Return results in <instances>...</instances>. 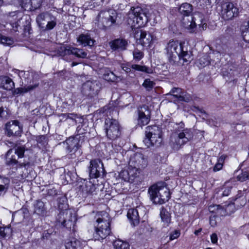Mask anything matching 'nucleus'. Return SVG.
<instances>
[{"label": "nucleus", "mask_w": 249, "mask_h": 249, "mask_svg": "<svg viewBox=\"0 0 249 249\" xmlns=\"http://www.w3.org/2000/svg\"><path fill=\"white\" fill-rule=\"evenodd\" d=\"M166 54L169 62L174 65L177 61L178 57L179 60H182V63L187 64L193 60L192 53L184 48L182 43L177 40H170L165 48Z\"/></svg>", "instance_id": "obj_1"}, {"label": "nucleus", "mask_w": 249, "mask_h": 249, "mask_svg": "<svg viewBox=\"0 0 249 249\" xmlns=\"http://www.w3.org/2000/svg\"><path fill=\"white\" fill-rule=\"evenodd\" d=\"M125 19L126 23L132 30L144 26L148 21L146 10L139 6L130 8Z\"/></svg>", "instance_id": "obj_2"}, {"label": "nucleus", "mask_w": 249, "mask_h": 249, "mask_svg": "<svg viewBox=\"0 0 249 249\" xmlns=\"http://www.w3.org/2000/svg\"><path fill=\"white\" fill-rule=\"evenodd\" d=\"M67 199L65 196L58 198V208L61 211L56 217V221L64 227L71 229L76 221L75 214L70 209H68Z\"/></svg>", "instance_id": "obj_3"}, {"label": "nucleus", "mask_w": 249, "mask_h": 249, "mask_svg": "<svg viewBox=\"0 0 249 249\" xmlns=\"http://www.w3.org/2000/svg\"><path fill=\"white\" fill-rule=\"evenodd\" d=\"M95 218V232L93 234L94 237L96 240L104 239L110 233L109 215L106 212H100L96 214Z\"/></svg>", "instance_id": "obj_4"}, {"label": "nucleus", "mask_w": 249, "mask_h": 249, "mask_svg": "<svg viewBox=\"0 0 249 249\" xmlns=\"http://www.w3.org/2000/svg\"><path fill=\"white\" fill-rule=\"evenodd\" d=\"M148 194L150 200L155 204H163L167 201L170 197L169 191L163 182L150 186L148 189Z\"/></svg>", "instance_id": "obj_5"}, {"label": "nucleus", "mask_w": 249, "mask_h": 249, "mask_svg": "<svg viewBox=\"0 0 249 249\" xmlns=\"http://www.w3.org/2000/svg\"><path fill=\"white\" fill-rule=\"evenodd\" d=\"M175 125L178 137L174 141L172 140L171 146L174 150H178L193 138V133L191 129L184 128V124L182 122Z\"/></svg>", "instance_id": "obj_6"}, {"label": "nucleus", "mask_w": 249, "mask_h": 249, "mask_svg": "<svg viewBox=\"0 0 249 249\" xmlns=\"http://www.w3.org/2000/svg\"><path fill=\"white\" fill-rule=\"evenodd\" d=\"M145 138L143 142L147 147H158L162 141L161 129L157 125L148 126L146 127Z\"/></svg>", "instance_id": "obj_7"}, {"label": "nucleus", "mask_w": 249, "mask_h": 249, "mask_svg": "<svg viewBox=\"0 0 249 249\" xmlns=\"http://www.w3.org/2000/svg\"><path fill=\"white\" fill-rule=\"evenodd\" d=\"M15 72L17 73L20 78L25 79V82L28 86H25L24 87L17 88L15 89V94H18L26 93L31 90H33L36 88L39 85V82L34 80L35 74L33 72L29 71H20L18 70H15Z\"/></svg>", "instance_id": "obj_8"}, {"label": "nucleus", "mask_w": 249, "mask_h": 249, "mask_svg": "<svg viewBox=\"0 0 249 249\" xmlns=\"http://www.w3.org/2000/svg\"><path fill=\"white\" fill-rule=\"evenodd\" d=\"M117 13L115 10L102 11L98 15L95 22L98 28L106 30L116 23Z\"/></svg>", "instance_id": "obj_9"}, {"label": "nucleus", "mask_w": 249, "mask_h": 249, "mask_svg": "<svg viewBox=\"0 0 249 249\" xmlns=\"http://www.w3.org/2000/svg\"><path fill=\"white\" fill-rule=\"evenodd\" d=\"M36 22L39 29L42 32L52 30L56 25V17L48 12L39 14L36 18Z\"/></svg>", "instance_id": "obj_10"}, {"label": "nucleus", "mask_w": 249, "mask_h": 249, "mask_svg": "<svg viewBox=\"0 0 249 249\" xmlns=\"http://www.w3.org/2000/svg\"><path fill=\"white\" fill-rule=\"evenodd\" d=\"M104 127L106 136L110 140H116L121 135L122 127L115 119L110 118L106 119Z\"/></svg>", "instance_id": "obj_11"}, {"label": "nucleus", "mask_w": 249, "mask_h": 249, "mask_svg": "<svg viewBox=\"0 0 249 249\" xmlns=\"http://www.w3.org/2000/svg\"><path fill=\"white\" fill-rule=\"evenodd\" d=\"M18 159L14 152L13 149H10L5 154V164L13 171L15 172L18 168H23L27 170L30 166V163L29 161L21 162V160H18Z\"/></svg>", "instance_id": "obj_12"}, {"label": "nucleus", "mask_w": 249, "mask_h": 249, "mask_svg": "<svg viewBox=\"0 0 249 249\" xmlns=\"http://www.w3.org/2000/svg\"><path fill=\"white\" fill-rule=\"evenodd\" d=\"M239 13V9L236 3L225 1L221 5L220 15L222 18L225 20H231L236 17Z\"/></svg>", "instance_id": "obj_13"}, {"label": "nucleus", "mask_w": 249, "mask_h": 249, "mask_svg": "<svg viewBox=\"0 0 249 249\" xmlns=\"http://www.w3.org/2000/svg\"><path fill=\"white\" fill-rule=\"evenodd\" d=\"M101 89V84L97 80H89L85 82L81 88L82 94L88 97L96 96Z\"/></svg>", "instance_id": "obj_14"}, {"label": "nucleus", "mask_w": 249, "mask_h": 249, "mask_svg": "<svg viewBox=\"0 0 249 249\" xmlns=\"http://www.w3.org/2000/svg\"><path fill=\"white\" fill-rule=\"evenodd\" d=\"M191 18V20H188L186 21L185 18H183L182 22L184 27L189 30L190 33H194L195 32L196 25L199 27H201L204 20V15L201 13L196 12L193 14Z\"/></svg>", "instance_id": "obj_15"}, {"label": "nucleus", "mask_w": 249, "mask_h": 249, "mask_svg": "<svg viewBox=\"0 0 249 249\" xmlns=\"http://www.w3.org/2000/svg\"><path fill=\"white\" fill-rule=\"evenodd\" d=\"M147 159L141 153H135L130 156L128 165L140 170L144 169L147 165Z\"/></svg>", "instance_id": "obj_16"}, {"label": "nucleus", "mask_w": 249, "mask_h": 249, "mask_svg": "<svg viewBox=\"0 0 249 249\" xmlns=\"http://www.w3.org/2000/svg\"><path fill=\"white\" fill-rule=\"evenodd\" d=\"M105 172L103 163L100 159H95L90 161L89 174L90 178H97L103 175Z\"/></svg>", "instance_id": "obj_17"}, {"label": "nucleus", "mask_w": 249, "mask_h": 249, "mask_svg": "<svg viewBox=\"0 0 249 249\" xmlns=\"http://www.w3.org/2000/svg\"><path fill=\"white\" fill-rule=\"evenodd\" d=\"M138 124L142 126L146 125L150 119V111L146 106H142L138 109Z\"/></svg>", "instance_id": "obj_18"}, {"label": "nucleus", "mask_w": 249, "mask_h": 249, "mask_svg": "<svg viewBox=\"0 0 249 249\" xmlns=\"http://www.w3.org/2000/svg\"><path fill=\"white\" fill-rule=\"evenodd\" d=\"M7 135L9 137L18 136L21 134L22 127L19 125V122L17 120L11 121L5 125Z\"/></svg>", "instance_id": "obj_19"}, {"label": "nucleus", "mask_w": 249, "mask_h": 249, "mask_svg": "<svg viewBox=\"0 0 249 249\" xmlns=\"http://www.w3.org/2000/svg\"><path fill=\"white\" fill-rule=\"evenodd\" d=\"M80 137H71L64 143L66 148L69 152H75L81 146L82 141L80 140Z\"/></svg>", "instance_id": "obj_20"}, {"label": "nucleus", "mask_w": 249, "mask_h": 249, "mask_svg": "<svg viewBox=\"0 0 249 249\" xmlns=\"http://www.w3.org/2000/svg\"><path fill=\"white\" fill-rule=\"evenodd\" d=\"M82 195L85 197H91L97 193L96 185L90 181H86L81 186Z\"/></svg>", "instance_id": "obj_21"}, {"label": "nucleus", "mask_w": 249, "mask_h": 249, "mask_svg": "<svg viewBox=\"0 0 249 249\" xmlns=\"http://www.w3.org/2000/svg\"><path fill=\"white\" fill-rule=\"evenodd\" d=\"M109 45L111 49L113 51H124L126 49L128 42L126 39L120 38L109 42Z\"/></svg>", "instance_id": "obj_22"}, {"label": "nucleus", "mask_w": 249, "mask_h": 249, "mask_svg": "<svg viewBox=\"0 0 249 249\" xmlns=\"http://www.w3.org/2000/svg\"><path fill=\"white\" fill-rule=\"evenodd\" d=\"M170 93L176 97L179 101L189 102L191 100V97L189 94H186L180 88H174L172 89Z\"/></svg>", "instance_id": "obj_23"}, {"label": "nucleus", "mask_w": 249, "mask_h": 249, "mask_svg": "<svg viewBox=\"0 0 249 249\" xmlns=\"http://www.w3.org/2000/svg\"><path fill=\"white\" fill-rule=\"evenodd\" d=\"M34 213L44 216L47 215V210L45 203L40 199L36 200L33 204Z\"/></svg>", "instance_id": "obj_24"}, {"label": "nucleus", "mask_w": 249, "mask_h": 249, "mask_svg": "<svg viewBox=\"0 0 249 249\" xmlns=\"http://www.w3.org/2000/svg\"><path fill=\"white\" fill-rule=\"evenodd\" d=\"M139 33H137V36H140L139 43L143 47H149L153 39L152 35L149 33L142 30L140 31V35Z\"/></svg>", "instance_id": "obj_25"}, {"label": "nucleus", "mask_w": 249, "mask_h": 249, "mask_svg": "<svg viewBox=\"0 0 249 249\" xmlns=\"http://www.w3.org/2000/svg\"><path fill=\"white\" fill-rule=\"evenodd\" d=\"M15 87L14 82L7 76H0V88L10 90Z\"/></svg>", "instance_id": "obj_26"}, {"label": "nucleus", "mask_w": 249, "mask_h": 249, "mask_svg": "<svg viewBox=\"0 0 249 249\" xmlns=\"http://www.w3.org/2000/svg\"><path fill=\"white\" fill-rule=\"evenodd\" d=\"M10 185V178L7 177L0 176V196H3L7 193Z\"/></svg>", "instance_id": "obj_27"}, {"label": "nucleus", "mask_w": 249, "mask_h": 249, "mask_svg": "<svg viewBox=\"0 0 249 249\" xmlns=\"http://www.w3.org/2000/svg\"><path fill=\"white\" fill-rule=\"evenodd\" d=\"M127 216L131 223L134 226L137 225L140 222V217L137 209H130L128 211Z\"/></svg>", "instance_id": "obj_28"}, {"label": "nucleus", "mask_w": 249, "mask_h": 249, "mask_svg": "<svg viewBox=\"0 0 249 249\" xmlns=\"http://www.w3.org/2000/svg\"><path fill=\"white\" fill-rule=\"evenodd\" d=\"M193 10V6L188 3H183L178 8L179 13L183 17L191 15Z\"/></svg>", "instance_id": "obj_29"}, {"label": "nucleus", "mask_w": 249, "mask_h": 249, "mask_svg": "<svg viewBox=\"0 0 249 249\" xmlns=\"http://www.w3.org/2000/svg\"><path fill=\"white\" fill-rule=\"evenodd\" d=\"M77 41L84 46H92L94 43V40L91 38L88 34H81L78 37Z\"/></svg>", "instance_id": "obj_30"}, {"label": "nucleus", "mask_w": 249, "mask_h": 249, "mask_svg": "<svg viewBox=\"0 0 249 249\" xmlns=\"http://www.w3.org/2000/svg\"><path fill=\"white\" fill-rule=\"evenodd\" d=\"M230 208L234 209V205L233 204H228L226 205V207H222L220 205H218V210L215 214L216 216H223L227 215L230 213Z\"/></svg>", "instance_id": "obj_31"}, {"label": "nucleus", "mask_w": 249, "mask_h": 249, "mask_svg": "<svg viewBox=\"0 0 249 249\" xmlns=\"http://www.w3.org/2000/svg\"><path fill=\"white\" fill-rule=\"evenodd\" d=\"M10 16L14 17H16L14 19L16 20L15 22L11 23V25L13 28H15V30H18V26H20V20L22 19V13L20 12L16 11L12 12L10 14Z\"/></svg>", "instance_id": "obj_32"}, {"label": "nucleus", "mask_w": 249, "mask_h": 249, "mask_svg": "<svg viewBox=\"0 0 249 249\" xmlns=\"http://www.w3.org/2000/svg\"><path fill=\"white\" fill-rule=\"evenodd\" d=\"M82 248L81 242L75 238L72 239L66 244V249H82Z\"/></svg>", "instance_id": "obj_33"}, {"label": "nucleus", "mask_w": 249, "mask_h": 249, "mask_svg": "<svg viewBox=\"0 0 249 249\" xmlns=\"http://www.w3.org/2000/svg\"><path fill=\"white\" fill-rule=\"evenodd\" d=\"M131 68L133 71H135L144 72L146 73L150 74L153 73L152 69L146 67V66H142L137 64L131 65Z\"/></svg>", "instance_id": "obj_34"}, {"label": "nucleus", "mask_w": 249, "mask_h": 249, "mask_svg": "<svg viewBox=\"0 0 249 249\" xmlns=\"http://www.w3.org/2000/svg\"><path fill=\"white\" fill-rule=\"evenodd\" d=\"M127 171L129 176H130V182H133L139 177L140 172L142 171L140 170L130 167L129 165H128Z\"/></svg>", "instance_id": "obj_35"}, {"label": "nucleus", "mask_w": 249, "mask_h": 249, "mask_svg": "<svg viewBox=\"0 0 249 249\" xmlns=\"http://www.w3.org/2000/svg\"><path fill=\"white\" fill-rule=\"evenodd\" d=\"M160 215L162 221L164 223V226H168L171 220L169 213L165 209L162 208L160 210Z\"/></svg>", "instance_id": "obj_36"}, {"label": "nucleus", "mask_w": 249, "mask_h": 249, "mask_svg": "<svg viewBox=\"0 0 249 249\" xmlns=\"http://www.w3.org/2000/svg\"><path fill=\"white\" fill-rule=\"evenodd\" d=\"M103 78L108 82H114L117 81L118 77L113 72L107 70L103 74Z\"/></svg>", "instance_id": "obj_37"}, {"label": "nucleus", "mask_w": 249, "mask_h": 249, "mask_svg": "<svg viewBox=\"0 0 249 249\" xmlns=\"http://www.w3.org/2000/svg\"><path fill=\"white\" fill-rule=\"evenodd\" d=\"M113 245L115 249H129V245L127 242L120 240L115 241Z\"/></svg>", "instance_id": "obj_38"}, {"label": "nucleus", "mask_w": 249, "mask_h": 249, "mask_svg": "<svg viewBox=\"0 0 249 249\" xmlns=\"http://www.w3.org/2000/svg\"><path fill=\"white\" fill-rule=\"evenodd\" d=\"M71 54L79 58H84L87 57V53L83 50L72 47Z\"/></svg>", "instance_id": "obj_39"}, {"label": "nucleus", "mask_w": 249, "mask_h": 249, "mask_svg": "<svg viewBox=\"0 0 249 249\" xmlns=\"http://www.w3.org/2000/svg\"><path fill=\"white\" fill-rule=\"evenodd\" d=\"M226 156L224 155L221 156L218 159L217 161V163L215 164L213 168V171L214 172H217L220 170L223 165V163L226 159Z\"/></svg>", "instance_id": "obj_40"}, {"label": "nucleus", "mask_w": 249, "mask_h": 249, "mask_svg": "<svg viewBox=\"0 0 249 249\" xmlns=\"http://www.w3.org/2000/svg\"><path fill=\"white\" fill-rule=\"evenodd\" d=\"M14 152L17 156L18 159H21L24 157L25 151V147L23 146H17L13 148Z\"/></svg>", "instance_id": "obj_41"}, {"label": "nucleus", "mask_w": 249, "mask_h": 249, "mask_svg": "<svg viewBox=\"0 0 249 249\" xmlns=\"http://www.w3.org/2000/svg\"><path fill=\"white\" fill-rule=\"evenodd\" d=\"M72 47L71 46H61L59 48L58 51L60 55L65 56L70 55L71 53Z\"/></svg>", "instance_id": "obj_42"}, {"label": "nucleus", "mask_w": 249, "mask_h": 249, "mask_svg": "<svg viewBox=\"0 0 249 249\" xmlns=\"http://www.w3.org/2000/svg\"><path fill=\"white\" fill-rule=\"evenodd\" d=\"M198 65L200 68H203L210 63L209 56L207 55H203L198 60Z\"/></svg>", "instance_id": "obj_43"}, {"label": "nucleus", "mask_w": 249, "mask_h": 249, "mask_svg": "<svg viewBox=\"0 0 249 249\" xmlns=\"http://www.w3.org/2000/svg\"><path fill=\"white\" fill-rule=\"evenodd\" d=\"M28 211L26 209H21L18 212H17L15 214L13 215L14 218H16L17 219H21L23 220L25 217L26 214H28Z\"/></svg>", "instance_id": "obj_44"}, {"label": "nucleus", "mask_w": 249, "mask_h": 249, "mask_svg": "<svg viewBox=\"0 0 249 249\" xmlns=\"http://www.w3.org/2000/svg\"><path fill=\"white\" fill-rule=\"evenodd\" d=\"M14 42L12 38L4 36L0 34V43L5 45L10 46Z\"/></svg>", "instance_id": "obj_45"}, {"label": "nucleus", "mask_w": 249, "mask_h": 249, "mask_svg": "<svg viewBox=\"0 0 249 249\" xmlns=\"http://www.w3.org/2000/svg\"><path fill=\"white\" fill-rule=\"evenodd\" d=\"M155 83L150 80V79H146L144 80L142 86L146 89L147 91H150L154 88Z\"/></svg>", "instance_id": "obj_46"}, {"label": "nucleus", "mask_w": 249, "mask_h": 249, "mask_svg": "<svg viewBox=\"0 0 249 249\" xmlns=\"http://www.w3.org/2000/svg\"><path fill=\"white\" fill-rule=\"evenodd\" d=\"M237 179L241 182L246 181L249 179V171H242V173L239 174L237 177Z\"/></svg>", "instance_id": "obj_47"}, {"label": "nucleus", "mask_w": 249, "mask_h": 249, "mask_svg": "<svg viewBox=\"0 0 249 249\" xmlns=\"http://www.w3.org/2000/svg\"><path fill=\"white\" fill-rule=\"evenodd\" d=\"M133 55L135 60L139 61L143 58V53L138 49H135L133 52Z\"/></svg>", "instance_id": "obj_48"}, {"label": "nucleus", "mask_w": 249, "mask_h": 249, "mask_svg": "<svg viewBox=\"0 0 249 249\" xmlns=\"http://www.w3.org/2000/svg\"><path fill=\"white\" fill-rule=\"evenodd\" d=\"M119 176L124 181L130 182V176H129V173L127 169L122 171L119 174Z\"/></svg>", "instance_id": "obj_49"}, {"label": "nucleus", "mask_w": 249, "mask_h": 249, "mask_svg": "<svg viewBox=\"0 0 249 249\" xmlns=\"http://www.w3.org/2000/svg\"><path fill=\"white\" fill-rule=\"evenodd\" d=\"M11 232V230L9 227H0V235L2 237H6Z\"/></svg>", "instance_id": "obj_50"}, {"label": "nucleus", "mask_w": 249, "mask_h": 249, "mask_svg": "<svg viewBox=\"0 0 249 249\" xmlns=\"http://www.w3.org/2000/svg\"><path fill=\"white\" fill-rule=\"evenodd\" d=\"M31 0H22L20 5L25 10L31 11L32 6L31 5Z\"/></svg>", "instance_id": "obj_51"}, {"label": "nucleus", "mask_w": 249, "mask_h": 249, "mask_svg": "<svg viewBox=\"0 0 249 249\" xmlns=\"http://www.w3.org/2000/svg\"><path fill=\"white\" fill-rule=\"evenodd\" d=\"M9 117V114L7 110H4L3 107H0V121L7 120Z\"/></svg>", "instance_id": "obj_52"}, {"label": "nucleus", "mask_w": 249, "mask_h": 249, "mask_svg": "<svg viewBox=\"0 0 249 249\" xmlns=\"http://www.w3.org/2000/svg\"><path fill=\"white\" fill-rule=\"evenodd\" d=\"M104 108H105V111L107 112L106 113L107 115L109 114V115H111L113 114L114 112L116 114L118 113L117 109L115 107H112L110 104L107 107H105Z\"/></svg>", "instance_id": "obj_53"}, {"label": "nucleus", "mask_w": 249, "mask_h": 249, "mask_svg": "<svg viewBox=\"0 0 249 249\" xmlns=\"http://www.w3.org/2000/svg\"><path fill=\"white\" fill-rule=\"evenodd\" d=\"M231 187H224L222 188V193L220 194L219 197L228 196L231 193Z\"/></svg>", "instance_id": "obj_54"}, {"label": "nucleus", "mask_w": 249, "mask_h": 249, "mask_svg": "<svg viewBox=\"0 0 249 249\" xmlns=\"http://www.w3.org/2000/svg\"><path fill=\"white\" fill-rule=\"evenodd\" d=\"M32 10H35L41 5V0H31Z\"/></svg>", "instance_id": "obj_55"}, {"label": "nucleus", "mask_w": 249, "mask_h": 249, "mask_svg": "<svg viewBox=\"0 0 249 249\" xmlns=\"http://www.w3.org/2000/svg\"><path fill=\"white\" fill-rule=\"evenodd\" d=\"M121 68L126 73L133 72V70H132V68H131V65H130V64H122L121 65Z\"/></svg>", "instance_id": "obj_56"}, {"label": "nucleus", "mask_w": 249, "mask_h": 249, "mask_svg": "<svg viewBox=\"0 0 249 249\" xmlns=\"http://www.w3.org/2000/svg\"><path fill=\"white\" fill-rule=\"evenodd\" d=\"M242 36L245 41L249 43V28L242 32Z\"/></svg>", "instance_id": "obj_57"}, {"label": "nucleus", "mask_w": 249, "mask_h": 249, "mask_svg": "<svg viewBox=\"0 0 249 249\" xmlns=\"http://www.w3.org/2000/svg\"><path fill=\"white\" fill-rule=\"evenodd\" d=\"M83 124H79L77 127L76 131L77 132V137H80V135L84 134L86 132V130L83 128Z\"/></svg>", "instance_id": "obj_58"}, {"label": "nucleus", "mask_w": 249, "mask_h": 249, "mask_svg": "<svg viewBox=\"0 0 249 249\" xmlns=\"http://www.w3.org/2000/svg\"><path fill=\"white\" fill-rule=\"evenodd\" d=\"M47 195L49 196H54L57 195V190L54 188H49L47 191Z\"/></svg>", "instance_id": "obj_59"}, {"label": "nucleus", "mask_w": 249, "mask_h": 249, "mask_svg": "<svg viewBox=\"0 0 249 249\" xmlns=\"http://www.w3.org/2000/svg\"><path fill=\"white\" fill-rule=\"evenodd\" d=\"M218 205H212L209 207V211L210 212L215 213L216 214L218 210Z\"/></svg>", "instance_id": "obj_60"}, {"label": "nucleus", "mask_w": 249, "mask_h": 249, "mask_svg": "<svg viewBox=\"0 0 249 249\" xmlns=\"http://www.w3.org/2000/svg\"><path fill=\"white\" fill-rule=\"evenodd\" d=\"M216 216L215 215H211L210 217V224L212 227H214L216 225Z\"/></svg>", "instance_id": "obj_61"}, {"label": "nucleus", "mask_w": 249, "mask_h": 249, "mask_svg": "<svg viewBox=\"0 0 249 249\" xmlns=\"http://www.w3.org/2000/svg\"><path fill=\"white\" fill-rule=\"evenodd\" d=\"M207 123L211 126H218V122L215 121L213 119H209L207 121Z\"/></svg>", "instance_id": "obj_62"}, {"label": "nucleus", "mask_w": 249, "mask_h": 249, "mask_svg": "<svg viewBox=\"0 0 249 249\" xmlns=\"http://www.w3.org/2000/svg\"><path fill=\"white\" fill-rule=\"evenodd\" d=\"M246 201L247 200L245 197H243L242 198H240V200L237 203H236L235 201L234 203H235V205L237 207H242L245 205V204L246 203Z\"/></svg>", "instance_id": "obj_63"}, {"label": "nucleus", "mask_w": 249, "mask_h": 249, "mask_svg": "<svg viewBox=\"0 0 249 249\" xmlns=\"http://www.w3.org/2000/svg\"><path fill=\"white\" fill-rule=\"evenodd\" d=\"M180 235V232L177 231H175L174 233L171 234L170 236V240H173L177 238Z\"/></svg>", "instance_id": "obj_64"}]
</instances>
